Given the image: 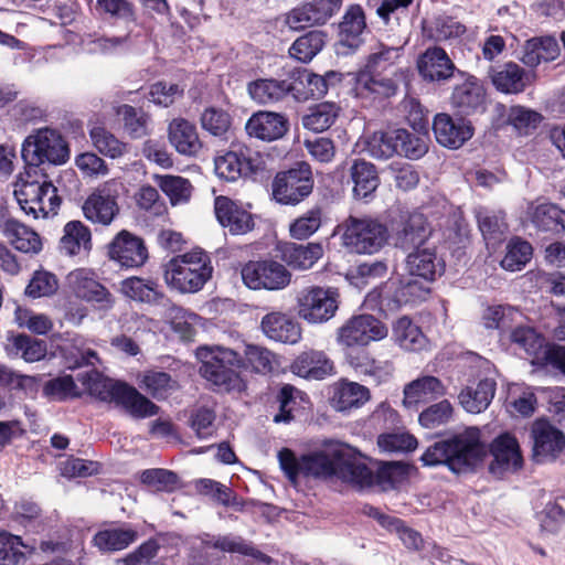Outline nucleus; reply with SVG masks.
<instances>
[{"label":"nucleus","mask_w":565,"mask_h":565,"mask_svg":"<svg viewBox=\"0 0 565 565\" xmlns=\"http://www.w3.org/2000/svg\"><path fill=\"white\" fill-rule=\"evenodd\" d=\"M198 358L202 362V376L223 392H242L245 383L237 372L242 365L238 354L226 348L202 347L198 349Z\"/></svg>","instance_id":"3"},{"label":"nucleus","mask_w":565,"mask_h":565,"mask_svg":"<svg viewBox=\"0 0 565 565\" xmlns=\"http://www.w3.org/2000/svg\"><path fill=\"white\" fill-rule=\"evenodd\" d=\"M493 86L504 94H519L533 81L534 75L525 72L519 64L509 62L490 73Z\"/></svg>","instance_id":"29"},{"label":"nucleus","mask_w":565,"mask_h":565,"mask_svg":"<svg viewBox=\"0 0 565 565\" xmlns=\"http://www.w3.org/2000/svg\"><path fill=\"white\" fill-rule=\"evenodd\" d=\"M313 182L308 169L280 172L273 182V195L282 204H298L312 191Z\"/></svg>","instance_id":"13"},{"label":"nucleus","mask_w":565,"mask_h":565,"mask_svg":"<svg viewBox=\"0 0 565 565\" xmlns=\"http://www.w3.org/2000/svg\"><path fill=\"white\" fill-rule=\"evenodd\" d=\"M340 107L330 102L317 104L302 116L301 122L306 129L321 132L330 128L339 116Z\"/></svg>","instance_id":"47"},{"label":"nucleus","mask_w":565,"mask_h":565,"mask_svg":"<svg viewBox=\"0 0 565 565\" xmlns=\"http://www.w3.org/2000/svg\"><path fill=\"white\" fill-rule=\"evenodd\" d=\"M96 10L110 19L125 22L136 21V8L129 0H97Z\"/></svg>","instance_id":"58"},{"label":"nucleus","mask_w":565,"mask_h":565,"mask_svg":"<svg viewBox=\"0 0 565 565\" xmlns=\"http://www.w3.org/2000/svg\"><path fill=\"white\" fill-rule=\"evenodd\" d=\"M291 90L287 81L258 79L248 85L250 97L258 104L267 105L281 100Z\"/></svg>","instance_id":"42"},{"label":"nucleus","mask_w":565,"mask_h":565,"mask_svg":"<svg viewBox=\"0 0 565 565\" xmlns=\"http://www.w3.org/2000/svg\"><path fill=\"white\" fill-rule=\"evenodd\" d=\"M294 374L306 379L321 380L334 373V364L323 351L307 350L291 363Z\"/></svg>","instance_id":"28"},{"label":"nucleus","mask_w":565,"mask_h":565,"mask_svg":"<svg viewBox=\"0 0 565 565\" xmlns=\"http://www.w3.org/2000/svg\"><path fill=\"white\" fill-rule=\"evenodd\" d=\"M61 248L68 255L78 254L81 248L90 249V231L79 221H71L64 226Z\"/></svg>","instance_id":"49"},{"label":"nucleus","mask_w":565,"mask_h":565,"mask_svg":"<svg viewBox=\"0 0 565 565\" xmlns=\"http://www.w3.org/2000/svg\"><path fill=\"white\" fill-rule=\"evenodd\" d=\"M159 550L160 545L156 540H148L120 562L124 565H166L163 559L157 557Z\"/></svg>","instance_id":"60"},{"label":"nucleus","mask_w":565,"mask_h":565,"mask_svg":"<svg viewBox=\"0 0 565 565\" xmlns=\"http://www.w3.org/2000/svg\"><path fill=\"white\" fill-rule=\"evenodd\" d=\"M245 129L248 136L265 141L281 138L288 130L285 116L273 111H258L247 120Z\"/></svg>","instance_id":"26"},{"label":"nucleus","mask_w":565,"mask_h":565,"mask_svg":"<svg viewBox=\"0 0 565 565\" xmlns=\"http://www.w3.org/2000/svg\"><path fill=\"white\" fill-rule=\"evenodd\" d=\"M116 181L111 180L96 189L85 200L82 210L86 220L94 224L108 226L119 214V205L111 193Z\"/></svg>","instance_id":"14"},{"label":"nucleus","mask_w":565,"mask_h":565,"mask_svg":"<svg viewBox=\"0 0 565 565\" xmlns=\"http://www.w3.org/2000/svg\"><path fill=\"white\" fill-rule=\"evenodd\" d=\"M120 291L127 298L147 303H158L164 298L158 282L151 279L130 277L120 282Z\"/></svg>","instance_id":"39"},{"label":"nucleus","mask_w":565,"mask_h":565,"mask_svg":"<svg viewBox=\"0 0 565 565\" xmlns=\"http://www.w3.org/2000/svg\"><path fill=\"white\" fill-rule=\"evenodd\" d=\"M330 459L316 454L308 458L311 465H320L323 471H333L344 481L358 486L372 482L373 473L354 450L347 445H337L330 449Z\"/></svg>","instance_id":"6"},{"label":"nucleus","mask_w":565,"mask_h":565,"mask_svg":"<svg viewBox=\"0 0 565 565\" xmlns=\"http://www.w3.org/2000/svg\"><path fill=\"white\" fill-rule=\"evenodd\" d=\"M324 33L321 31H310L298 38L289 49L291 57L307 63L311 61L324 45Z\"/></svg>","instance_id":"50"},{"label":"nucleus","mask_w":565,"mask_h":565,"mask_svg":"<svg viewBox=\"0 0 565 565\" xmlns=\"http://www.w3.org/2000/svg\"><path fill=\"white\" fill-rule=\"evenodd\" d=\"M559 45L554 38H534L525 42L521 61L526 66L536 67L542 62L554 61L559 55Z\"/></svg>","instance_id":"36"},{"label":"nucleus","mask_w":565,"mask_h":565,"mask_svg":"<svg viewBox=\"0 0 565 565\" xmlns=\"http://www.w3.org/2000/svg\"><path fill=\"white\" fill-rule=\"evenodd\" d=\"M241 276L252 290H281L291 281V273L286 266L271 259L247 262L241 269Z\"/></svg>","instance_id":"8"},{"label":"nucleus","mask_w":565,"mask_h":565,"mask_svg":"<svg viewBox=\"0 0 565 565\" xmlns=\"http://www.w3.org/2000/svg\"><path fill=\"white\" fill-rule=\"evenodd\" d=\"M487 449L480 440V430L469 427L449 440L435 443L422 456L425 466L447 465L456 473L475 469Z\"/></svg>","instance_id":"1"},{"label":"nucleus","mask_w":565,"mask_h":565,"mask_svg":"<svg viewBox=\"0 0 565 565\" xmlns=\"http://www.w3.org/2000/svg\"><path fill=\"white\" fill-rule=\"evenodd\" d=\"M258 169V159L246 156L243 151H226L214 159L215 174L227 182H234Z\"/></svg>","instance_id":"20"},{"label":"nucleus","mask_w":565,"mask_h":565,"mask_svg":"<svg viewBox=\"0 0 565 565\" xmlns=\"http://www.w3.org/2000/svg\"><path fill=\"white\" fill-rule=\"evenodd\" d=\"M77 380L92 396L105 402L116 403L125 386V383L104 377L97 371L79 373Z\"/></svg>","instance_id":"35"},{"label":"nucleus","mask_w":565,"mask_h":565,"mask_svg":"<svg viewBox=\"0 0 565 565\" xmlns=\"http://www.w3.org/2000/svg\"><path fill=\"white\" fill-rule=\"evenodd\" d=\"M167 132L170 145L182 156L195 157L203 147L195 125L185 118H173Z\"/></svg>","instance_id":"22"},{"label":"nucleus","mask_w":565,"mask_h":565,"mask_svg":"<svg viewBox=\"0 0 565 565\" xmlns=\"http://www.w3.org/2000/svg\"><path fill=\"white\" fill-rule=\"evenodd\" d=\"M298 315L309 323L331 319L338 309V292L331 288L310 286L297 295Z\"/></svg>","instance_id":"9"},{"label":"nucleus","mask_w":565,"mask_h":565,"mask_svg":"<svg viewBox=\"0 0 565 565\" xmlns=\"http://www.w3.org/2000/svg\"><path fill=\"white\" fill-rule=\"evenodd\" d=\"M433 130L439 145L458 149L473 135L470 121L462 118H452L450 115L437 114L433 121Z\"/></svg>","instance_id":"18"},{"label":"nucleus","mask_w":565,"mask_h":565,"mask_svg":"<svg viewBox=\"0 0 565 565\" xmlns=\"http://www.w3.org/2000/svg\"><path fill=\"white\" fill-rule=\"evenodd\" d=\"M445 394L441 381L431 375L418 377L404 388L403 404L407 408H416L418 404L427 403Z\"/></svg>","instance_id":"31"},{"label":"nucleus","mask_w":565,"mask_h":565,"mask_svg":"<svg viewBox=\"0 0 565 565\" xmlns=\"http://www.w3.org/2000/svg\"><path fill=\"white\" fill-rule=\"evenodd\" d=\"M260 328L266 337L277 342L295 344L301 339L300 324L285 312L267 313L262 319Z\"/></svg>","instance_id":"25"},{"label":"nucleus","mask_w":565,"mask_h":565,"mask_svg":"<svg viewBox=\"0 0 565 565\" xmlns=\"http://www.w3.org/2000/svg\"><path fill=\"white\" fill-rule=\"evenodd\" d=\"M153 180L169 198L172 205L185 203L190 200L193 188L188 179L180 175L154 174Z\"/></svg>","instance_id":"48"},{"label":"nucleus","mask_w":565,"mask_h":565,"mask_svg":"<svg viewBox=\"0 0 565 565\" xmlns=\"http://www.w3.org/2000/svg\"><path fill=\"white\" fill-rule=\"evenodd\" d=\"M533 456L537 462L554 460L565 448L564 434L545 419H536L531 427Z\"/></svg>","instance_id":"15"},{"label":"nucleus","mask_w":565,"mask_h":565,"mask_svg":"<svg viewBox=\"0 0 565 565\" xmlns=\"http://www.w3.org/2000/svg\"><path fill=\"white\" fill-rule=\"evenodd\" d=\"M23 547L26 545L20 536L0 532V565H18L24 559Z\"/></svg>","instance_id":"59"},{"label":"nucleus","mask_w":565,"mask_h":565,"mask_svg":"<svg viewBox=\"0 0 565 565\" xmlns=\"http://www.w3.org/2000/svg\"><path fill=\"white\" fill-rule=\"evenodd\" d=\"M493 461L490 463V471L501 476L507 471H516L522 467V455L515 437L510 434H502L497 437L491 447Z\"/></svg>","instance_id":"19"},{"label":"nucleus","mask_w":565,"mask_h":565,"mask_svg":"<svg viewBox=\"0 0 565 565\" xmlns=\"http://www.w3.org/2000/svg\"><path fill=\"white\" fill-rule=\"evenodd\" d=\"M67 282L78 298L95 302L100 309L109 310L115 305L113 295L97 281L90 270L79 268L71 271L67 276Z\"/></svg>","instance_id":"16"},{"label":"nucleus","mask_w":565,"mask_h":565,"mask_svg":"<svg viewBox=\"0 0 565 565\" xmlns=\"http://www.w3.org/2000/svg\"><path fill=\"white\" fill-rule=\"evenodd\" d=\"M402 56V47L387 46L380 43L376 49L367 56L364 68L374 72L392 73V68H401L397 65Z\"/></svg>","instance_id":"52"},{"label":"nucleus","mask_w":565,"mask_h":565,"mask_svg":"<svg viewBox=\"0 0 565 565\" xmlns=\"http://www.w3.org/2000/svg\"><path fill=\"white\" fill-rule=\"evenodd\" d=\"M14 317L20 328H26L35 334H46L53 328V322L46 315L35 313L25 308H17Z\"/></svg>","instance_id":"61"},{"label":"nucleus","mask_w":565,"mask_h":565,"mask_svg":"<svg viewBox=\"0 0 565 565\" xmlns=\"http://www.w3.org/2000/svg\"><path fill=\"white\" fill-rule=\"evenodd\" d=\"M21 154L28 166L63 164L70 158V149L60 132L42 128L25 138Z\"/></svg>","instance_id":"5"},{"label":"nucleus","mask_w":565,"mask_h":565,"mask_svg":"<svg viewBox=\"0 0 565 565\" xmlns=\"http://www.w3.org/2000/svg\"><path fill=\"white\" fill-rule=\"evenodd\" d=\"M401 225L396 233V246L409 250L427 245L431 228L422 213L413 212L404 215Z\"/></svg>","instance_id":"23"},{"label":"nucleus","mask_w":565,"mask_h":565,"mask_svg":"<svg viewBox=\"0 0 565 565\" xmlns=\"http://www.w3.org/2000/svg\"><path fill=\"white\" fill-rule=\"evenodd\" d=\"M116 404L137 418L154 416L159 412V407L154 403L127 384L121 388Z\"/></svg>","instance_id":"43"},{"label":"nucleus","mask_w":565,"mask_h":565,"mask_svg":"<svg viewBox=\"0 0 565 565\" xmlns=\"http://www.w3.org/2000/svg\"><path fill=\"white\" fill-rule=\"evenodd\" d=\"M495 392L492 380H481L476 386H468L461 391L458 398L461 406L469 413L479 414L488 408Z\"/></svg>","instance_id":"37"},{"label":"nucleus","mask_w":565,"mask_h":565,"mask_svg":"<svg viewBox=\"0 0 565 565\" xmlns=\"http://www.w3.org/2000/svg\"><path fill=\"white\" fill-rule=\"evenodd\" d=\"M138 537L132 529L114 527L97 532L93 543L103 552H115L128 547Z\"/></svg>","instance_id":"46"},{"label":"nucleus","mask_w":565,"mask_h":565,"mask_svg":"<svg viewBox=\"0 0 565 565\" xmlns=\"http://www.w3.org/2000/svg\"><path fill=\"white\" fill-rule=\"evenodd\" d=\"M366 28L365 14L360 6H351L339 23L338 46L342 53L356 50L361 43V35Z\"/></svg>","instance_id":"27"},{"label":"nucleus","mask_w":565,"mask_h":565,"mask_svg":"<svg viewBox=\"0 0 565 565\" xmlns=\"http://www.w3.org/2000/svg\"><path fill=\"white\" fill-rule=\"evenodd\" d=\"M2 234L19 252L38 254L42 249L40 235L32 228L15 220H7L2 226Z\"/></svg>","instance_id":"33"},{"label":"nucleus","mask_w":565,"mask_h":565,"mask_svg":"<svg viewBox=\"0 0 565 565\" xmlns=\"http://www.w3.org/2000/svg\"><path fill=\"white\" fill-rule=\"evenodd\" d=\"M117 115L124 121L126 131L132 138H141L148 134L147 126L149 116L141 109H136L130 105H121L116 110Z\"/></svg>","instance_id":"57"},{"label":"nucleus","mask_w":565,"mask_h":565,"mask_svg":"<svg viewBox=\"0 0 565 565\" xmlns=\"http://www.w3.org/2000/svg\"><path fill=\"white\" fill-rule=\"evenodd\" d=\"M388 333L383 322L371 315H360L350 318L338 329L337 340L340 344L351 348L367 345L371 341H380Z\"/></svg>","instance_id":"11"},{"label":"nucleus","mask_w":565,"mask_h":565,"mask_svg":"<svg viewBox=\"0 0 565 565\" xmlns=\"http://www.w3.org/2000/svg\"><path fill=\"white\" fill-rule=\"evenodd\" d=\"M212 546L228 553H237L243 556H249L259 559L264 563H269V557L264 555L260 551L254 547L249 542L241 536L224 535L216 537Z\"/></svg>","instance_id":"54"},{"label":"nucleus","mask_w":565,"mask_h":565,"mask_svg":"<svg viewBox=\"0 0 565 565\" xmlns=\"http://www.w3.org/2000/svg\"><path fill=\"white\" fill-rule=\"evenodd\" d=\"M406 269L413 277L431 281L437 275L441 274L443 266L437 258L435 248L425 245L420 248H415L407 255Z\"/></svg>","instance_id":"32"},{"label":"nucleus","mask_w":565,"mask_h":565,"mask_svg":"<svg viewBox=\"0 0 565 565\" xmlns=\"http://www.w3.org/2000/svg\"><path fill=\"white\" fill-rule=\"evenodd\" d=\"M214 209L217 221L234 235L245 234L254 227L252 214L227 196H217Z\"/></svg>","instance_id":"24"},{"label":"nucleus","mask_w":565,"mask_h":565,"mask_svg":"<svg viewBox=\"0 0 565 565\" xmlns=\"http://www.w3.org/2000/svg\"><path fill=\"white\" fill-rule=\"evenodd\" d=\"M281 260L295 270L310 269L322 256L320 243H285L279 247Z\"/></svg>","instance_id":"30"},{"label":"nucleus","mask_w":565,"mask_h":565,"mask_svg":"<svg viewBox=\"0 0 565 565\" xmlns=\"http://www.w3.org/2000/svg\"><path fill=\"white\" fill-rule=\"evenodd\" d=\"M420 76L428 82H445L454 76L456 66L446 51L438 46L428 47L417 61Z\"/></svg>","instance_id":"21"},{"label":"nucleus","mask_w":565,"mask_h":565,"mask_svg":"<svg viewBox=\"0 0 565 565\" xmlns=\"http://www.w3.org/2000/svg\"><path fill=\"white\" fill-rule=\"evenodd\" d=\"M477 220L479 228L488 243L499 242L507 230L502 212L481 209L477 212Z\"/></svg>","instance_id":"56"},{"label":"nucleus","mask_w":565,"mask_h":565,"mask_svg":"<svg viewBox=\"0 0 565 565\" xmlns=\"http://www.w3.org/2000/svg\"><path fill=\"white\" fill-rule=\"evenodd\" d=\"M370 399L367 387L349 381H341L332 397L333 407L339 412L359 408Z\"/></svg>","instance_id":"38"},{"label":"nucleus","mask_w":565,"mask_h":565,"mask_svg":"<svg viewBox=\"0 0 565 565\" xmlns=\"http://www.w3.org/2000/svg\"><path fill=\"white\" fill-rule=\"evenodd\" d=\"M14 198L25 214L34 218L56 214L61 204L57 189L47 181H19L14 185Z\"/></svg>","instance_id":"7"},{"label":"nucleus","mask_w":565,"mask_h":565,"mask_svg":"<svg viewBox=\"0 0 565 565\" xmlns=\"http://www.w3.org/2000/svg\"><path fill=\"white\" fill-rule=\"evenodd\" d=\"M405 79L406 72L403 68H392V73L363 68L356 74L355 92L362 98H390L396 95Z\"/></svg>","instance_id":"10"},{"label":"nucleus","mask_w":565,"mask_h":565,"mask_svg":"<svg viewBox=\"0 0 565 565\" xmlns=\"http://www.w3.org/2000/svg\"><path fill=\"white\" fill-rule=\"evenodd\" d=\"M108 255L110 259L127 268L140 267L148 259L143 241L126 230L119 232L110 242Z\"/></svg>","instance_id":"17"},{"label":"nucleus","mask_w":565,"mask_h":565,"mask_svg":"<svg viewBox=\"0 0 565 565\" xmlns=\"http://www.w3.org/2000/svg\"><path fill=\"white\" fill-rule=\"evenodd\" d=\"M533 248L530 243L521 238H513L507 245L501 266L510 271H519L531 260Z\"/></svg>","instance_id":"53"},{"label":"nucleus","mask_w":565,"mask_h":565,"mask_svg":"<svg viewBox=\"0 0 565 565\" xmlns=\"http://www.w3.org/2000/svg\"><path fill=\"white\" fill-rule=\"evenodd\" d=\"M337 233L341 234L343 246L356 254H374L388 239L386 225L372 217L349 216L337 226Z\"/></svg>","instance_id":"4"},{"label":"nucleus","mask_w":565,"mask_h":565,"mask_svg":"<svg viewBox=\"0 0 565 565\" xmlns=\"http://www.w3.org/2000/svg\"><path fill=\"white\" fill-rule=\"evenodd\" d=\"M532 224L542 232L561 234L565 231V213L554 204H541L530 211Z\"/></svg>","instance_id":"40"},{"label":"nucleus","mask_w":565,"mask_h":565,"mask_svg":"<svg viewBox=\"0 0 565 565\" xmlns=\"http://www.w3.org/2000/svg\"><path fill=\"white\" fill-rule=\"evenodd\" d=\"M57 289L58 280L54 274L36 270L26 286L25 294L32 298H41L54 295Z\"/></svg>","instance_id":"64"},{"label":"nucleus","mask_w":565,"mask_h":565,"mask_svg":"<svg viewBox=\"0 0 565 565\" xmlns=\"http://www.w3.org/2000/svg\"><path fill=\"white\" fill-rule=\"evenodd\" d=\"M9 342L10 353L22 358L28 363L39 362L46 356L47 344L44 340L22 333L10 337Z\"/></svg>","instance_id":"44"},{"label":"nucleus","mask_w":565,"mask_h":565,"mask_svg":"<svg viewBox=\"0 0 565 565\" xmlns=\"http://www.w3.org/2000/svg\"><path fill=\"white\" fill-rule=\"evenodd\" d=\"M89 135L94 147L104 156L116 159L127 152L126 143L103 127H94Z\"/></svg>","instance_id":"55"},{"label":"nucleus","mask_w":565,"mask_h":565,"mask_svg":"<svg viewBox=\"0 0 565 565\" xmlns=\"http://www.w3.org/2000/svg\"><path fill=\"white\" fill-rule=\"evenodd\" d=\"M395 139L398 141L397 154L408 159L417 160L428 151L429 138L427 135H417L406 129H396Z\"/></svg>","instance_id":"51"},{"label":"nucleus","mask_w":565,"mask_h":565,"mask_svg":"<svg viewBox=\"0 0 565 565\" xmlns=\"http://www.w3.org/2000/svg\"><path fill=\"white\" fill-rule=\"evenodd\" d=\"M459 82L451 94V104L461 114L467 116L482 114L487 109V90L475 75L457 71Z\"/></svg>","instance_id":"12"},{"label":"nucleus","mask_w":565,"mask_h":565,"mask_svg":"<svg viewBox=\"0 0 565 565\" xmlns=\"http://www.w3.org/2000/svg\"><path fill=\"white\" fill-rule=\"evenodd\" d=\"M393 338L403 349L420 351L427 347L428 340L420 328L408 317H401L393 326Z\"/></svg>","instance_id":"41"},{"label":"nucleus","mask_w":565,"mask_h":565,"mask_svg":"<svg viewBox=\"0 0 565 565\" xmlns=\"http://www.w3.org/2000/svg\"><path fill=\"white\" fill-rule=\"evenodd\" d=\"M349 171L353 182V195L356 199H367L379 188L380 178L373 163L355 159Z\"/></svg>","instance_id":"34"},{"label":"nucleus","mask_w":565,"mask_h":565,"mask_svg":"<svg viewBox=\"0 0 565 565\" xmlns=\"http://www.w3.org/2000/svg\"><path fill=\"white\" fill-rule=\"evenodd\" d=\"M321 209L313 207L296 218L289 226L291 237L305 239L316 233L321 226Z\"/></svg>","instance_id":"62"},{"label":"nucleus","mask_w":565,"mask_h":565,"mask_svg":"<svg viewBox=\"0 0 565 565\" xmlns=\"http://www.w3.org/2000/svg\"><path fill=\"white\" fill-rule=\"evenodd\" d=\"M212 274L211 257L200 247L179 254L164 265L166 284L182 294L200 291Z\"/></svg>","instance_id":"2"},{"label":"nucleus","mask_w":565,"mask_h":565,"mask_svg":"<svg viewBox=\"0 0 565 565\" xmlns=\"http://www.w3.org/2000/svg\"><path fill=\"white\" fill-rule=\"evenodd\" d=\"M141 384L154 398H164L177 387V382L168 373L156 371L145 373Z\"/></svg>","instance_id":"63"},{"label":"nucleus","mask_w":565,"mask_h":565,"mask_svg":"<svg viewBox=\"0 0 565 565\" xmlns=\"http://www.w3.org/2000/svg\"><path fill=\"white\" fill-rule=\"evenodd\" d=\"M423 28L425 34L436 42L456 40L466 32L463 24L447 15H439L425 21Z\"/></svg>","instance_id":"45"}]
</instances>
